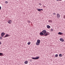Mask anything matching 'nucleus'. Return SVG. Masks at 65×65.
Returning a JSON list of instances; mask_svg holds the SVG:
<instances>
[{"label":"nucleus","instance_id":"3","mask_svg":"<svg viewBox=\"0 0 65 65\" xmlns=\"http://www.w3.org/2000/svg\"><path fill=\"white\" fill-rule=\"evenodd\" d=\"M57 17L58 19H59L60 18V14L59 13H57Z\"/></svg>","mask_w":65,"mask_h":65},{"label":"nucleus","instance_id":"18","mask_svg":"<svg viewBox=\"0 0 65 65\" xmlns=\"http://www.w3.org/2000/svg\"><path fill=\"white\" fill-rule=\"evenodd\" d=\"M51 32H53V31H54V30L52 29H51Z\"/></svg>","mask_w":65,"mask_h":65},{"label":"nucleus","instance_id":"19","mask_svg":"<svg viewBox=\"0 0 65 65\" xmlns=\"http://www.w3.org/2000/svg\"><path fill=\"white\" fill-rule=\"evenodd\" d=\"M37 10L38 11H41V10H40V9H38Z\"/></svg>","mask_w":65,"mask_h":65},{"label":"nucleus","instance_id":"4","mask_svg":"<svg viewBox=\"0 0 65 65\" xmlns=\"http://www.w3.org/2000/svg\"><path fill=\"white\" fill-rule=\"evenodd\" d=\"M8 22L9 24H11V23H12V21L11 20H9L8 21Z\"/></svg>","mask_w":65,"mask_h":65},{"label":"nucleus","instance_id":"8","mask_svg":"<svg viewBox=\"0 0 65 65\" xmlns=\"http://www.w3.org/2000/svg\"><path fill=\"white\" fill-rule=\"evenodd\" d=\"M40 35H44V34L42 32H41L40 33Z\"/></svg>","mask_w":65,"mask_h":65},{"label":"nucleus","instance_id":"32","mask_svg":"<svg viewBox=\"0 0 65 65\" xmlns=\"http://www.w3.org/2000/svg\"><path fill=\"white\" fill-rule=\"evenodd\" d=\"M62 0H59V1H62Z\"/></svg>","mask_w":65,"mask_h":65},{"label":"nucleus","instance_id":"6","mask_svg":"<svg viewBox=\"0 0 65 65\" xmlns=\"http://www.w3.org/2000/svg\"><path fill=\"white\" fill-rule=\"evenodd\" d=\"M5 34L4 32L2 33L1 34V35L2 37H3V36H4V35H5Z\"/></svg>","mask_w":65,"mask_h":65},{"label":"nucleus","instance_id":"14","mask_svg":"<svg viewBox=\"0 0 65 65\" xmlns=\"http://www.w3.org/2000/svg\"><path fill=\"white\" fill-rule=\"evenodd\" d=\"M24 63L25 64H28V61H26Z\"/></svg>","mask_w":65,"mask_h":65},{"label":"nucleus","instance_id":"13","mask_svg":"<svg viewBox=\"0 0 65 65\" xmlns=\"http://www.w3.org/2000/svg\"><path fill=\"white\" fill-rule=\"evenodd\" d=\"M3 56V54L0 53V56Z\"/></svg>","mask_w":65,"mask_h":65},{"label":"nucleus","instance_id":"2","mask_svg":"<svg viewBox=\"0 0 65 65\" xmlns=\"http://www.w3.org/2000/svg\"><path fill=\"white\" fill-rule=\"evenodd\" d=\"M40 42V40H37V42L36 43L37 45H39Z\"/></svg>","mask_w":65,"mask_h":65},{"label":"nucleus","instance_id":"27","mask_svg":"<svg viewBox=\"0 0 65 65\" xmlns=\"http://www.w3.org/2000/svg\"><path fill=\"white\" fill-rule=\"evenodd\" d=\"M1 7L0 6V10H1Z\"/></svg>","mask_w":65,"mask_h":65},{"label":"nucleus","instance_id":"16","mask_svg":"<svg viewBox=\"0 0 65 65\" xmlns=\"http://www.w3.org/2000/svg\"><path fill=\"white\" fill-rule=\"evenodd\" d=\"M58 54H56L55 56V57H58Z\"/></svg>","mask_w":65,"mask_h":65},{"label":"nucleus","instance_id":"28","mask_svg":"<svg viewBox=\"0 0 65 65\" xmlns=\"http://www.w3.org/2000/svg\"><path fill=\"white\" fill-rule=\"evenodd\" d=\"M41 11V10H43L42 9H40Z\"/></svg>","mask_w":65,"mask_h":65},{"label":"nucleus","instance_id":"22","mask_svg":"<svg viewBox=\"0 0 65 65\" xmlns=\"http://www.w3.org/2000/svg\"><path fill=\"white\" fill-rule=\"evenodd\" d=\"M47 35H50V33H49L48 32H47Z\"/></svg>","mask_w":65,"mask_h":65},{"label":"nucleus","instance_id":"11","mask_svg":"<svg viewBox=\"0 0 65 65\" xmlns=\"http://www.w3.org/2000/svg\"><path fill=\"white\" fill-rule=\"evenodd\" d=\"M58 35H62L63 34V33L59 32L58 33Z\"/></svg>","mask_w":65,"mask_h":65},{"label":"nucleus","instance_id":"21","mask_svg":"<svg viewBox=\"0 0 65 65\" xmlns=\"http://www.w3.org/2000/svg\"><path fill=\"white\" fill-rule=\"evenodd\" d=\"M5 3L6 4H7V3H8V2H7V1H6V2H5Z\"/></svg>","mask_w":65,"mask_h":65},{"label":"nucleus","instance_id":"10","mask_svg":"<svg viewBox=\"0 0 65 65\" xmlns=\"http://www.w3.org/2000/svg\"><path fill=\"white\" fill-rule=\"evenodd\" d=\"M47 28H48V29H50V28H51V26L48 25H47Z\"/></svg>","mask_w":65,"mask_h":65},{"label":"nucleus","instance_id":"25","mask_svg":"<svg viewBox=\"0 0 65 65\" xmlns=\"http://www.w3.org/2000/svg\"><path fill=\"white\" fill-rule=\"evenodd\" d=\"M39 5H41V3H39Z\"/></svg>","mask_w":65,"mask_h":65},{"label":"nucleus","instance_id":"20","mask_svg":"<svg viewBox=\"0 0 65 65\" xmlns=\"http://www.w3.org/2000/svg\"><path fill=\"white\" fill-rule=\"evenodd\" d=\"M48 21L49 22H52V21L51 20H49Z\"/></svg>","mask_w":65,"mask_h":65},{"label":"nucleus","instance_id":"31","mask_svg":"<svg viewBox=\"0 0 65 65\" xmlns=\"http://www.w3.org/2000/svg\"><path fill=\"white\" fill-rule=\"evenodd\" d=\"M56 1H60V0H56Z\"/></svg>","mask_w":65,"mask_h":65},{"label":"nucleus","instance_id":"1","mask_svg":"<svg viewBox=\"0 0 65 65\" xmlns=\"http://www.w3.org/2000/svg\"><path fill=\"white\" fill-rule=\"evenodd\" d=\"M31 58L33 59L34 60H37V59H38L39 58V56L36 57H31Z\"/></svg>","mask_w":65,"mask_h":65},{"label":"nucleus","instance_id":"7","mask_svg":"<svg viewBox=\"0 0 65 65\" xmlns=\"http://www.w3.org/2000/svg\"><path fill=\"white\" fill-rule=\"evenodd\" d=\"M8 36H9V35L8 34H7L5 37H4V38H5V37H8Z\"/></svg>","mask_w":65,"mask_h":65},{"label":"nucleus","instance_id":"23","mask_svg":"<svg viewBox=\"0 0 65 65\" xmlns=\"http://www.w3.org/2000/svg\"><path fill=\"white\" fill-rule=\"evenodd\" d=\"M53 15H56V13H53Z\"/></svg>","mask_w":65,"mask_h":65},{"label":"nucleus","instance_id":"15","mask_svg":"<svg viewBox=\"0 0 65 65\" xmlns=\"http://www.w3.org/2000/svg\"><path fill=\"white\" fill-rule=\"evenodd\" d=\"M59 56L60 57H62V54H59Z\"/></svg>","mask_w":65,"mask_h":65},{"label":"nucleus","instance_id":"5","mask_svg":"<svg viewBox=\"0 0 65 65\" xmlns=\"http://www.w3.org/2000/svg\"><path fill=\"white\" fill-rule=\"evenodd\" d=\"M42 32H43V33H44V34H45V33H46V30H44L42 31Z\"/></svg>","mask_w":65,"mask_h":65},{"label":"nucleus","instance_id":"9","mask_svg":"<svg viewBox=\"0 0 65 65\" xmlns=\"http://www.w3.org/2000/svg\"><path fill=\"white\" fill-rule=\"evenodd\" d=\"M60 41H62V42H63L64 40V39H62V38H61L60 39Z\"/></svg>","mask_w":65,"mask_h":65},{"label":"nucleus","instance_id":"29","mask_svg":"<svg viewBox=\"0 0 65 65\" xmlns=\"http://www.w3.org/2000/svg\"><path fill=\"white\" fill-rule=\"evenodd\" d=\"M0 44H1V42H0Z\"/></svg>","mask_w":65,"mask_h":65},{"label":"nucleus","instance_id":"17","mask_svg":"<svg viewBox=\"0 0 65 65\" xmlns=\"http://www.w3.org/2000/svg\"><path fill=\"white\" fill-rule=\"evenodd\" d=\"M30 43H31V42H28L27 43L28 45H29L30 44Z\"/></svg>","mask_w":65,"mask_h":65},{"label":"nucleus","instance_id":"24","mask_svg":"<svg viewBox=\"0 0 65 65\" xmlns=\"http://www.w3.org/2000/svg\"><path fill=\"white\" fill-rule=\"evenodd\" d=\"M2 37H0V39H1V40H2Z\"/></svg>","mask_w":65,"mask_h":65},{"label":"nucleus","instance_id":"12","mask_svg":"<svg viewBox=\"0 0 65 65\" xmlns=\"http://www.w3.org/2000/svg\"><path fill=\"white\" fill-rule=\"evenodd\" d=\"M44 36H47V32H46V33L44 34Z\"/></svg>","mask_w":65,"mask_h":65},{"label":"nucleus","instance_id":"30","mask_svg":"<svg viewBox=\"0 0 65 65\" xmlns=\"http://www.w3.org/2000/svg\"><path fill=\"white\" fill-rule=\"evenodd\" d=\"M64 18L65 19V15L64 16Z\"/></svg>","mask_w":65,"mask_h":65},{"label":"nucleus","instance_id":"26","mask_svg":"<svg viewBox=\"0 0 65 65\" xmlns=\"http://www.w3.org/2000/svg\"><path fill=\"white\" fill-rule=\"evenodd\" d=\"M27 21L28 23H30V21Z\"/></svg>","mask_w":65,"mask_h":65}]
</instances>
